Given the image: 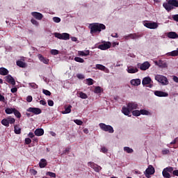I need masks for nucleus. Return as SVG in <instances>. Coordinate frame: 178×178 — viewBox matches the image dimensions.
<instances>
[{
	"label": "nucleus",
	"mask_w": 178,
	"mask_h": 178,
	"mask_svg": "<svg viewBox=\"0 0 178 178\" xmlns=\"http://www.w3.org/2000/svg\"><path fill=\"white\" fill-rule=\"evenodd\" d=\"M132 115H133V116H140L141 111H140H140L134 110L132 111Z\"/></svg>",
	"instance_id": "nucleus-38"
},
{
	"label": "nucleus",
	"mask_w": 178,
	"mask_h": 178,
	"mask_svg": "<svg viewBox=\"0 0 178 178\" xmlns=\"http://www.w3.org/2000/svg\"><path fill=\"white\" fill-rule=\"evenodd\" d=\"M32 24H34V26H38L39 23L38 22H37V20L34 19H32L31 20Z\"/></svg>",
	"instance_id": "nucleus-51"
},
{
	"label": "nucleus",
	"mask_w": 178,
	"mask_h": 178,
	"mask_svg": "<svg viewBox=\"0 0 178 178\" xmlns=\"http://www.w3.org/2000/svg\"><path fill=\"white\" fill-rule=\"evenodd\" d=\"M51 55H58V54H59V51L56 49H52L51 50Z\"/></svg>",
	"instance_id": "nucleus-50"
},
{
	"label": "nucleus",
	"mask_w": 178,
	"mask_h": 178,
	"mask_svg": "<svg viewBox=\"0 0 178 178\" xmlns=\"http://www.w3.org/2000/svg\"><path fill=\"white\" fill-rule=\"evenodd\" d=\"M96 69H98L99 70H104L105 69V66L102 65L101 64H97L95 65Z\"/></svg>",
	"instance_id": "nucleus-40"
},
{
	"label": "nucleus",
	"mask_w": 178,
	"mask_h": 178,
	"mask_svg": "<svg viewBox=\"0 0 178 178\" xmlns=\"http://www.w3.org/2000/svg\"><path fill=\"white\" fill-rule=\"evenodd\" d=\"M99 126L100 129L103 130V131H107L108 133H110V134H112L115 131L113 130V127H112V126L111 125H106L104 123H100Z\"/></svg>",
	"instance_id": "nucleus-6"
},
{
	"label": "nucleus",
	"mask_w": 178,
	"mask_h": 178,
	"mask_svg": "<svg viewBox=\"0 0 178 178\" xmlns=\"http://www.w3.org/2000/svg\"><path fill=\"white\" fill-rule=\"evenodd\" d=\"M14 115L17 117L18 118H20L22 115L20 114V112H19V111H17V109H14Z\"/></svg>",
	"instance_id": "nucleus-41"
},
{
	"label": "nucleus",
	"mask_w": 178,
	"mask_h": 178,
	"mask_svg": "<svg viewBox=\"0 0 178 178\" xmlns=\"http://www.w3.org/2000/svg\"><path fill=\"white\" fill-rule=\"evenodd\" d=\"M155 80L158 81V83H160L162 86H168L169 84V81L168 80V78L163 75H159L157 74L155 76Z\"/></svg>",
	"instance_id": "nucleus-4"
},
{
	"label": "nucleus",
	"mask_w": 178,
	"mask_h": 178,
	"mask_svg": "<svg viewBox=\"0 0 178 178\" xmlns=\"http://www.w3.org/2000/svg\"><path fill=\"white\" fill-rule=\"evenodd\" d=\"M76 77H78V78L80 79L81 80H83V79H85L84 75H83V74H78L76 75Z\"/></svg>",
	"instance_id": "nucleus-54"
},
{
	"label": "nucleus",
	"mask_w": 178,
	"mask_h": 178,
	"mask_svg": "<svg viewBox=\"0 0 178 178\" xmlns=\"http://www.w3.org/2000/svg\"><path fill=\"white\" fill-rule=\"evenodd\" d=\"M40 104L41 105H47V102H45V100H40Z\"/></svg>",
	"instance_id": "nucleus-64"
},
{
	"label": "nucleus",
	"mask_w": 178,
	"mask_h": 178,
	"mask_svg": "<svg viewBox=\"0 0 178 178\" xmlns=\"http://www.w3.org/2000/svg\"><path fill=\"white\" fill-rule=\"evenodd\" d=\"M163 6L167 12H170V10L175 9V8H178V1L168 0L167 2L163 3Z\"/></svg>",
	"instance_id": "nucleus-3"
},
{
	"label": "nucleus",
	"mask_w": 178,
	"mask_h": 178,
	"mask_svg": "<svg viewBox=\"0 0 178 178\" xmlns=\"http://www.w3.org/2000/svg\"><path fill=\"white\" fill-rule=\"evenodd\" d=\"M75 62H79V63H84V59L80 58V57H75L74 58Z\"/></svg>",
	"instance_id": "nucleus-39"
},
{
	"label": "nucleus",
	"mask_w": 178,
	"mask_h": 178,
	"mask_svg": "<svg viewBox=\"0 0 178 178\" xmlns=\"http://www.w3.org/2000/svg\"><path fill=\"white\" fill-rule=\"evenodd\" d=\"M26 111L27 112H31V113H34V115H40L42 112L41 108L35 107H30Z\"/></svg>",
	"instance_id": "nucleus-11"
},
{
	"label": "nucleus",
	"mask_w": 178,
	"mask_h": 178,
	"mask_svg": "<svg viewBox=\"0 0 178 178\" xmlns=\"http://www.w3.org/2000/svg\"><path fill=\"white\" fill-rule=\"evenodd\" d=\"M9 71L5 68V67H1L0 68V74L1 76H6L7 74H8Z\"/></svg>",
	"instance_id": "nucleus-22"
},
{
	"label": "nucleus",
	"mask_w": 178,
	"mask_h": 178,
	"mask_svg": "<svg viewBox=\"0 0 178 178\" xmlns=\"http://www.w3.org/2000/svg\"><path fill=\"white\" fill-rule=\"evenodd\" d=\"M140 37H141V35H138L137 33H132L128 36V38H131V40H136V38H140Z\"/></svg>",
	"instance_id": "nucleus-25"
},
{
	"label": "nucleus",
	"mask_w": 178,
	"mask_h": 178,
	"mask_svg": "<svg viewBox=\"0 0 178 178\" xmlns=\"http://www.w3.org/2000/svg\"><path fill=\"white\" fill-rule=\"evenodd\" d=\"M175 168L173 167L168 166L163 170L162 175L164 178H170L172 177V175H170V173L173 172Z\"/></svg>",
	"instance_id": "nucleus-5"
},
{
	"label": "nucleus",
	"mask_w": 178,
	"mask_h": 178,
	"mask_svg": "<svg viewBox=\"0 0 178 178\" xmlns=\"http://www.w3.org/2000/svg\"><path fill=\"white\" fill-rule=\"evenodd\" d=\"M145 27H147V29L155 30V29H158V23L147 22L145 24Z\"/></svg>",
	"instance_id": "nucleus-12"
},
{
	"label": "nucleus",
	"mask_w": 178,
	"mask_h": 178,
	"mask_svg": "<svg viewBox=\"0 0 178 178\" xmlns=\"http://www.w3.org/2000/svg\"><path fill=\"white\" fill-rule=\"evenodd\" d=\"M140 115H144L145 116H149L151 115V113L149 112V111L148 110H145V109H141L140 110Z\"/></svg>",
	"instance_id": "nucleus-28"
},
{
	"label": "nucleus",
	"mask_w": 178,
	"mask_h": 178,
	"mask_svg": "<svg viewBox=\"0 0 178 178\" xmlns=\"http://www.w3.org/2000/svg\"><path fill=\"white\" fill-rule=\"evenodd\" d=\"M102 45H111V42H102Z\"/></svg>",
	"instance_id": "nucleus-63"
},
{
	"label": "nucleus",
	"mask_w": 178,
	"mask_h": 178,
	"mask_svg": "<svg viewBox=\"0 0 178 178\" xmlns=\"http://www.w3.org/2000/svg\"><path fill=\"white\" fill-rule=\"evenodd\" d=\"M26 101H27V102H31V101H33V97H31V96H28L27 97H26Z\"/></svg>",
	"instance_id": "nucleus-55"
},
{
	"label": "nucleus",
	"mask_w": 178,
	"mask_h": 178,
	"mask_svg": "<svg viewBox=\"0 0 178 178\" xmlns=\"http://www.w3.org/2000/svg\"><path fill=\"white\" fill-rule=\"evenodd\" d=\"M0 101L1 102H5V97L0 94Z\"/></svg>",
	"instance_id": "nucleus-57"
},
{
	"label": "nucleus",
	"mask_w": 178,
	"mask_h": 178,
	"mask_svg": "<svg viewBox=\"0 0 178 178\" xmlns=\"http://www.w3.org/2000/svg\"><path fill=\"white\" fill-rule=\"evenodd\" d=\"M97 48L102 49V51H106V49H109V48H111V45H98Z\"/></svg>",
	"instance_id": "nucleus-31"
},
{
	"label": "nucleus",
	"mask_w": 178,
	"mask_h": 178,
	"mask_svg": "<svg viewBox=\"0 0 178 178\" xmlns=\"http://www.w3.org/2000/svg\"><path fill=\"white\" fill-rule=\"evenodd\" d=\"M86 84H88V86H92V84H94V79L91 78L86 79Z\"/></svg>",
	"instance_id": "nucleus-37"
},
{
	"label": "nucleus",
	"mask_w": 178,
	"mask_h": 178,
	"mask_svg": "<svg viewBox=\"0 0 178 178\" xmlns=\"http://www.w3.org/2000/svg\"><path fill=\"white\" fill-rule=\"evenodd\" d=\"M72 112V105H69L65 108L64 111H62L63 115H66L67 113H70Z\"/></svg>",
	"instance_id": "nucleus-27"
},
{
	"label": "nucleus",
	"mask_w": 178,
	"mask_h": 178,
	"mask_svg": "<svg viewBox=\"0 0 178 178\" xmlns=\"http://www.w3.org/2000/svg\"><path fill=\"white\" fill-rule=\"evenodd\" d=\"M31 175H33V176H35L37 175V170H31Z\"/></svg>",
	"instance_id": "nucleus-60"
},
{
	"label": "nucleus",
	"mask_w": 178,
	"mask_h": 178,
	"mask_svg": "<svg viewBox=\"0 0 178 178\" xmlns=\"http://www.w3.org/2000/svg\"><path fill=\"white\" fill-rule=\"evenodd\" d=\"M172 173L174 176H178V170H172Z\"/></svg>",
	"instance_id": "nucleus-59"
},
{
	"label": "nucleus",
	"mask_w": 178,
	"mask_h": 178,
	"mask_svg": "<svg viewBox=\"0 0 178 178\" xmlns=\"http://www.w3.org/2000/svg\"><path fill=\"white\" fill-rule=\"evenodd\" d=\"M154 65H156V66H159V67H161V69H165L168 67V63L162 60H159V61H154Z\"/></svg>",
	"instance_id": "nucleus-9"
},
{
	"label": "nucleus",
	"mask_w": 178,
	"mask_h": 178,
	"mask_svg": "<svg viewBox=\"0 0 178 178\" xmlns=\"http://www.w3.org/2000/svg\"><path fill=\"white\" fill-rule=\"evenodd\" d=\"M46 175L47 176H50V177H56V174L54 172H47Z\"/></svg>",
	"instance_id": "nucleus-43"
},
{
	"label": "nucleus",
	"mask_w": 178,
	"mask_h": 178,
	"mask_svg": "<svg viewBox=\"0 0 178 178\" xmlns=\"http://www.w3.org/2000/svg\"><path fill=\"white\" fill-rule=\"evenodd\" d=\"M94 92L95 94H100V92H101V87H99V86L95 87Z\"/></svg>",
	"instance_id": "nucleus-42"
},
{
	"label": "nucleus",
	"mask_w": 178,
	"mask_h": 178,
	"mask_svg": "<svg viewBox=\"0 0 178 178\" xmlns=\"http://www.w3.org/2000/svg\"><path fill=\"white\" fill-rule=\"evenodd\" d=\"M167 35L168 38H178V35L176 33V32H169Z\"/></svg>",
	"instance_id": "nucleus-23"
},
{
	"label": "nucleus",
	"mask_w": 178,
	"mask_h": 178,
	"mask_svg": "<svg viewBox=\"0 0 178 178\" xmlns=\"http://www.w3.org/2000/svg\"><path fill=\"white\" fill-rule=\"evenodd\" d=\"M78 54L79 55V56H88V55H90V51L89 50L79 51H78Z\"/></svg>",
	"instance_id": "nucleus-21"
},
{
	"label": "nucleus",
	"mask_w": 178,
	"mask_h": 178,
	"mask_svg": "<svg viewBox=\"0 0 178 178\" xmlns=\"http://www.w3.org/2000/svg\"><path fill=\"white\" fill-rule=\"evenodd\" d=\"M138 108V104L137 103L131 102L127 104V107L123 106L122 108V113L125 115V116H130V112H133L134 109H137Z\"/></svg>",
	"instance_id": "nucleus-1"
},
{
	"label": "nucleus",
	"mask_w": 178,
	"mask_h": 178,
	"mask_svg": "<svg viewBox=\"0 0 178 178\" xmlns=\"http://www.w3.org/2000/svg\"><path fill=\"white\" fill-rule=\"evenodd\" d=\"M42 92L44 95H48L49 97L51 95V92L48 90L43 89Z\"/></svg>",
	"instance_id": "nucleus-46"
},
{
	"label": "nucleus",
	"mask_w": 178,
	"mask_h": 178,
	"mask_svg": "<svg viewBox=\"0 0 178 178\" xmlns=\"http://www.w3.org/2000/svg\"><path fill=\"white\" fill-rule=\"evenodd\" d=\"M35 134L38 136H43L44 135V129H35Z\"/></svg>",
	"instance_id": "nucleus-24"
},
{
	"label": "nucleus",
	"mask_w": 178,
	"mask_h": 178,
	"mask_svg": "<svg viewBox=\"0 0 178 178\" xmlns=\"http://www.w3.org/2000/svg\"><path fill=\"white\" fill-rule=\"evenodd\" d=\"M155 173V168L152 167V165H149L145 172V175L146 177H149L150 175H154Z\"/></svg>",
	"instance_id": "nucleus-10"
},
{
	"label": "nucleus",
	"mask_w": 178,
	"mask_h": 178,
	"mask_svg": "<svg viewBox=\"0 0 178 178\" xmlns=\"http://www.w3.org/2000/svg\"><path fill=\"white\" fill-rule=\"evenodd\" d=\"M150 66H151V64H149L148 61H146L140 65V70H147L149 69Z\"/></svg>",
	"instance_id": "nucleus-16"
},
{
	"label": "nucleus",
	"mask_w": 178,
	"mask_h": 178,
	"mask_svg": "<svg viewBox=\"0 0 178 178\" xmlns=\"http://www.w3.org/2000/svg\"><path fill=\"white\" fill-rule=\"evenodd\" d=\"M131 86H138L140 84H141V79H132L130 81Z\"/></svg>",
	"instance_id": "nucleus-20"
},
{
	"label": "nucleus",
	"mask_w": 178,
	"mask_h": 178,
	"mask_svg": "<svg viewBox=\"0 0 178 178\" xmlns=\"http://www.w3.org/2000/svg\"><path fill=\"white\" fill-rule=\"evenodd\" d=\"M78 97H79V98H81L82 99H87L88 98V96L87 95V94L83 92H79L78 93Z\"/></svg>",
	"instance_id": "nucleus-26"
},
{
	"label": "nucleus",
	"mask_w": 178,
	"mask_h": 178,
	"mask_svg": "<svg viewBox=\"0 0 178 178\" xmlns=\"http://www.w3.org/2000/svg\"><path fill=\"white\" fill-rule=\"evenodd\" d=\"M25 143L26 145L31 144V139L30 138H25Z\"/></svg>",
	"instance_id": "nucleus-53"
},
{
	"label": "nucleus",
	"mask_w": 178,
	"mask_h": 178,
	"mask_svg": "<svg viewBox=\"0 0 178 178\" xmlns=\"http://www.w3.org/2000/svg\"><path fill=\"white\" fill-rule=\"evenodd\" d=\"M74 122L76 124H78V126H81V124H83V121L80 120H74Z\"/></svg>",
	"instance_id": "nucleus-48"
},
{
	"label": "nucleus",
	"mask_w": 178,
	"mask_h": 178,
	"mask_svg": "<svg viewBox=\"0 0 178 178\" xmlns=\"http://www.w3.org/2000/svg\"><path fill=\"white\" fill-rule=\"evenodd\" d=\"M88 166H89L90 168H92V169H93L95 170V172H97V173L101 172L102 168L99 165H98L97 164L95 163L94 162H88Z\"/></svg>",
	"instance_id": "nucleus-7"
},
{
	"label": "nucleus",
	"mask_w": 178,
	"mask_h": 178,
	"mask_svg": "<svg viewBox=\"0 0 178 178\" xmlns=\"http://www.w3.org/2000/svg\"><path fill=\"white\" fill-rule=\"evenodd\" d=\"M154 95H156V97H168L169 94L168 92L156 90L154 91Z\"/></svg>",
	"instance_id": "nucleus-17"
},
{
	"label": "nucleus",
	"mask_w": 178,
	"mask_h": 178,
	"mask_svg": "<svg viewBox=\"0 0 178 178\" xmlns=\"http://www.w3.org/2000/svg\"><path fill=\"white\" fill-rule=\"evenodd\" d=\"M1 124L6 126V127H9V121L8 119H3L1 120Z\"/></svg>",
	"instance_id": "nucleus-36"
},
{
	"label": "nucleus",
	"mask_w": 178,
	"mask_h": 178,
	"mask_svg": "<svg viewBox=\"0 0 178 178\" xmlns=\"http://www.w3.org/2000/svg\"><path fill=\"white\" fill-rule=\"evenodd\" d=\"M5 80L7 83L12 84V86H15L16 84V81H15V79H13V76L10 75L6 76L5 77Z\"/></svg>",
	"instance_id": "nucleus-14"
},
{
	"label": "nucleus",
	"mask_w": 178,
	"mask_h": 178,
	"mask_svg": "<svg viewBox=\"0 0 178 178\" xmlns=\"http://www.w3.org/2000/svg\"><path fill=\"white\" fill-rule=\"evenodd\" d=\"M127 72L130 74H134L138 72V69L137 68V67L129 65L127 68Z\"/></svg>",
	"instance_id": "nucleus-13"
},
{
	"label": "nucleus",
	"mask_w": 178,
	"mask_h": 178,
	"mask_svg": "<svg viewBox=\"0 0 178 178\" xmlns=\"http://www.w3.org/2000/svg\"><path fill=\"white\" fill-rule=\"evenodd\" d=\"M17 65L19 66V67H26V63L22 60H17Z\"/></svg>",
	"instance_id": "nucleus-35"
},
{
	"label": "nucleus",
	"mask_w": 178,
	"mask_h": 178,
	"mask_svg": "<svg viewBox=\"0 0 178 178\" xmlns=\"http://www.w3.org/2000/svg\"><path fill=\"white\" fill-rule=\"evenodd\" d=\"M152 82V80H151V77L147 76L143 78L142 81V84L143 86H147L148 84H151Z\"/></svg>",
	"instance_id": "nucleus-19"
},
{
	"label": "nucleus",
	"mask_w": 178,
	"mask_h": 178,
	"mask_svg": "<svg viewBox=\"0 0 178 178\" xmlns=\"http://www.w3.org/2000/svg\"><path fill=\"white\" fill-rule=\"evenodd\" d=\"M38 58L40 60V62H42V63H44V65H48V63H49V60L42 56V55L41 54H38Z\"/></svg>",
	"instance_id": "nucleus-18"
},
{
	"label": "nucleus",
	"mask_w": 178,
	"mask_h": 178,
	"mask_svg": "<svg viewBox=\"0 0 178 178\" xmlns=\"http://www.w3.org/2000/svg\"><path fill=\"white\" fill-rule=\"evenodd\" d=\"M14 132L15 133V134H20V133H22V128L19 127L18 125H15Z\"/></svg>",
	"instance_id": "nucleus-29"
},
{
	"label": "nucleus",
	"mask_w": 178,
	"mask_h": 178,
	"mask_svg": "<svg viewBox=\"0 0 178 178\" xmlns=\"http://www.w3.org/2000/svg\"><path fill=\"white\" fill-rule=\"evenodd\" d=\"M48 105L49 106H54V101L52 100H48Z\"/></svg>",
	"instance_id": "nucleus-56"
},
{
	"label": "nucleus",
	"mask_w": 178,
	"mask_h": 178,
	"mask_svg": "<svg viewBox=\"0 0 178 178\" xmlns=\"http://www.w3.org/2000/svg\"><path fill=\"white\" fill-rule=\"evenodd\" d=\"M5 112H6V113H7V115H10L15 112V108H6Z\"/></svg>",
	"instance_id": "nucleus-33"
},
{
	"label": "nucleus",
	"mask_w": 178,
	"mask_h": 178,
	"mask_svg": "<svg viewBox=\"0 0 178 178\" xmlns=\"http://www.w3.org/2000/svg\"><path fill=\"white\" fill-rule=\"evenodd\" d=\"M53 22H54L55 23H60V18H59L58 17H53Z\"/></svg>",
	"instance_id": "nucleus-49"
},
{
	"label": "nucleus",
	"mask_w": 178,
	"mask_h": 178,
	"mask_svg": "<svg viewBox=\"0 0 178 178\" xmlns=\"http://www.w3.org/2000/svg\"><path fill=\"white\" fill-rule=\"evenodd\" d=\"M8 124L10 123V124H13V123L16 122V120H15V118H8Z\"/></svg>",
	"instance_id": "nucleus-44"
},
{
	"label": "nucleus",
	"mask_w": 178,
	"mask_h": 178,
	"mask_svg": "<svg viewBox=\"0 0 178 178\" xmlns=\"http://www.w3.org/2000/svg\"><path fill=\"white\" fill-rule=\"evenodd\" d=\"M40 168H45L47 166V160L42 159L39 163Z\"/></svg>",
	"instance_id": "nucleus-30"
},
{
	"label": "nucleus",
	"mask_w": 178,
	"mask_h": 178,
	"mask_svg": "<svg viewBox=\"0 0 178 178\" xmlns=\"http://www.w3.org/2000/svg\"><path fill=\"white\" fill-rule=\"evenodd\" d=\"M11 92L13 93L17 92V88H11Z\"/></svg>",
	"instance_id": "nucleus-62"
},
{
	"label": "nucleus",
	"mask_w": 178,
	"mask_h": 178,
	"mask_svg": "<svg viewBox=\"0 0 178 178\" xmlns=\"http://www.w3.org/2000/svg\"><path fill=\"white\" fill-rule=\"evenodd\" d=\"M172 19L173 20H175V22H178V15H175L172 16Z\"/></svg>",
	"instance_id": "nucleus-58"
},
{
	"label": "nucleus",
	"mask_w": 178,
	"mask_h": 178,
	"mask_svg": "<svg viewBox=\"0 0 178 178\" xmlns=\"http://www.w3.org/2000/svg\"><path fill=\"white\" fill-rule=\"evenodd\" d=\"M54 35L56 38H59L60 40H69L70 38V35L66 33H56Z\"/></svg>",
	"instance_id": "nucleus-8"
},
{
	"label": "nucleus",
	"mask_w": 178,
	"mask_h": 178,
	"mask_svg": "<svg viewBox=\"0 0 178 178\" xmlns=\"http://www.w3.org/2000/svg\"><path fill=\"white\" fill-rule=\"evenodd\" d=\"M124 151L127 152V154H133L134 152V150H133L132 148H130L129 147H124Z\"/></svg>",
	"instance_id": "nucleus-34"
},
{
	"label": "nucleus",
	"mask_w": 178,
	"mask_h": 178,
	"mask_svg": "<svg viewBox=\"0 0 178 178\" xmlns=\"http://www.w3.org/2000/svg\"><path fill=\"white\" fill-rule=\"evenodd\" d=\"M100 152H103V154H106V152H108V149L105 147H102L100 149Z\"/></svg>",
	"instance_id": "nucleus-47"
},
{
	"label": "nucleus",
	"mask_w": 178,
	"mask_h": 178,
	"mask_svg": "<svg viewBox=\"0 0 178 178\" xmlns=\"http://www.w3.org/2000/svg\"><path fill=\"white\" fill-rule=\"evenodd\" d=\"M173 81H175V83H178V77L176 76H174L172 78Z\"/></svg>",
	"instance_id": "nucleus-61"
},
{
	"label": "nucleus",
	"mask_w": 178,
	"mask_h": 178,
	"mask_svg": "<svg viewBox=\"0 0 178 178\" xmlns=\"http://www.w3.org/2000/svg\"><path fill=\"white\" fill-rule=\"evenodd\" d=\"M31 15L37 20H42V17H44V15H42V14H41L40 13H38V12H33V13H31Z\"/></svg>",
	"instance_id": "nucleus-15"
},
{
	"label": "nucleus",
	"mask_w": 178,
	"mask_h": 178,
	"mask_svg": "<svg viewBox=\"0 0 178 178\" xmlns=\"http://www.w3.org/2000/svg\"><path fill=\"white\" fill-rule=\"evenodd\" d=\"M89 29L90 30V34H95V33H101L102 30H105L106 26L104 24L99 23H92L89 25Z\"/></svg>",
	"instance_id": "nucleus-2"
},
{
	"label": "nucleus",
	"mask_w": 178,
	"mask_h": 178,
	"mask_svg": "<svg viewBox=\"0 0 178 178\" xmlns=\"http://www.w3.org/2000/svg\"><path fill=\"white\" fill-rule=\"evenodd\" d=\"M170 151L168 149H163L162 150V154L163 155H168V154H169Z\"/></svg>",
	"instance_id": "nucleus-52"
},
{
	"label": "nucleus",
	"mask_w": 178,
	"mask_h": 178,
	"mask_svg": "<svg viewBox=\"0 0 178 178\" xmlns=\"http://www.w3.org/2000/svg\"><path fill=\"white\" fill-rule=\"evenodd\" d=\"M167 56H178V51L177 50L172 51L171 52L166 54Z\"/></svg>",
	"instance_id": "nucleus-32"
},
{
	"label": "nucleus",
	"mask_w": 178,
	"mask_h": 178,
	"mask_svg": "<svg viewBox=\"0 0 178 178\" xmlns=\"http://www.w3.org/2000/svg\"><path fill=\"white\" fill-rule=\"evenodd\" d=\"M29 84L30 87H31V88H33V89L38 88V86L35 84V83H30Z\"/></svg>",
	"instance_id": "nucleus-45"
}]
</instances>
